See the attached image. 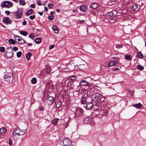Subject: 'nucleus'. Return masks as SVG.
<instances>
[{
	"label": "nucleus",
	"instance_id": "nucleus-61",
	"mask_svg": "<svg viewBox=\"0 0 146 146\" xmlns=\"http://www.w3.org/2000/svg\"><path fill=\"white\" fill-rule=\"evenodd\" d=\"M44 8V10L46 11H48V9L46 7H45Z\"/></svg>",
	"mask_w": 146,
	"mask_h": 146
},
{
	"label": "nucleus",
	"instance_id": "nucleus-23",
	"mask_svg": "<svg viewBox=\"0 0 146 146\" xmlns=\"http://www.w3.org/2000/svg\"><path fill=\"white\" fill-rule=\"evenodd\" d=\"M81 103L83 104H85L86 102V98L85 97L82 96L81 98Z\"/></svg>",
	"mask_w": 146,
	"mask_h": 146
},
{
	"label": "nucleus",
	"instance_id": "nucleus-40",
	"mask_svg": "<svg viewBox=\"0 0 146 146\" xmlns=\"http://www.w3.org/2000/svg\"><path fill=\"white\" fill-rule=\"evenodd\" d=\"M48 6L49 9H52L53 7V5L52 3H48Z\"/></svg>",
	"mask_w": 146,
	"mask_h": 146
},
{
	"label": "nucleus",
	"instance_id": "nucleus-47",
	"mask_svg": "<svg viewBox=\"0 0 146 146\" xmlns=\"http://www.w3.org/2000/svg\"><path fill=\"white\" fill-rule=\"evenodd\" d=\"M12 49L13 50H14L15 51H16L18 50V48L17 47L15 46L13 47V48Z\"/></svg>",
	"mask_w": 146,
	"mask_h": 146
},
{
	"label": "nucleus",
	"instance_id": "nucleus-43",
	"mask_svg": "<svg viewBox=\"0 0 146 146\" xmlns=\"http://www.w3.org/2000/svg\"><path fill=\"white\" fill-rule=\"evenodd\" d=\"M70 79L72 80H75L76 79V77L75 75L72 76L70 77Z\"/></svg>",
	"mask_w": 146,
	"mask_h": 146
},
{
	"label": "nucleus",
	"instance_id": "nucleus-32",
	"mask_svg": "<svg viewBox=\"0 0 146 146\" xmlns=\"http://www.w3.org/2000/svg\"><path fill=\"white\" fill-rule=\"evenodd\" d=\"M137 68L139 70H142L144 69V68L142 66L140 65H138L137 66Z\"/></svg>",
	"mask_w": 146,
	"mask_h": 146
},
{
	"label": "nucleus",
	"instance_id": "nucleus-59",
	"mask_svg": "<svg viewBox=\"0 0 146 146\" xmlns=\"http://www.w3.org/2000/svg\"><path fill=\"white\" fill-rule=\"evenodd\" d=\"M79 22L80 24H82V23H84L85 22V21L84 20H80L79 21Z\"/></svg>",
	"mask_w": 146,
	"mask_h": 146
},
{
	"label": "nucleus",
	"instance_id": "nucleus-17",
	"mask_svg": "<svg viewBox=\"0 0 146 146\" xmlns=\"http://www.w3.org/2000/svg\"><path fill=\"white\" fill-rule=\"evenodd\" d=\"M133 106L137 109H140L141 108L142 105L140 103L137 104H136L135 105H133Z\"/></svg>",
	"mask_w": 146,
	"mask_h": 146
},
{
	"label": "nucleus",
	"instance_id": "nucleus-57",
	"mask_svg": "<svg viewBox=\"0 0 146 146\" xmlns=\"http://www.w3.org/2000/svg\"><path fill=\"white\" fill-rule=\"evenodd\" d=\"M37 5L39 6H41L42 5V4L40 2L37 1Z\"/></svg>",
	"mask_w": 146,
	"mask_h": 146
},
{
	"label": "nucleus",
	"instance_id": "nucleus-3",
	"mask_svg": "<svg viewBox=\"0 0 146 146\" xmlns=\"http://www.w3.org/2000/svg\"><path fill=\"white\" fill-rule=\"evenodd\" d=\"M83 114V110L82 109L79 108L77 110L75 115V116L81 117Z\"/></svg>",
	"mask_w": 146,
	"mask_h": 146
},
{
	"label": "nucleus",
	"instance_id": "nucleus-4",
	"mask_svg": "<svg viewBox=\"0 0 146 146\" xmlns=\"http://www.w3.org/2000/svg\"><path fill=\"white\" fill-rule=\"evenodd\" d=\"M2 22L4 23L7 25L11 24L12 23V21H11L10 18L8 17H4L3 18Z\"/></svg>",
	"mask_w": 146,
	"mask_h": 146
},
{
	"label": "nucleus",
	"instance_id": "nucleus-42",
	"mask_svg": "<svg viewBox=\"0 0 146 146\" xmlns=\"http://www.w3.org/2000/svg\"><path fill=\"white\" fill-rule=\"evenodd\" d=\"M113 15L114 14L113 13L112 11L109 12L108 14V15L109 16L111 17L113 16Z\"/></svg>",
	"mask_w": 146,
	"mask_h": 146
},
{
	"label": "nucleus",
	"instance_id": "nucleus-33",
	"mask_svg": "<svg viewBox=\"0 0 146 146\" xmlns=\"http://www.w3.org/2000/svg\"><path fill=\"white\" fill-rule=\"evenodd\" d=\"M48 18L49 20H53L54 18V15L49 16Z\"/></svg>",
	"mask_w": 146,
	"mask_h": 146
},
{
	"label": "nucleus",
	"instance_id": "nucleus-46",
	"mask_svg": "<svg viewBox=\"0 0 146 146\" xmlns=\"http://www.w3.org/2000/svg\"><path fill=\"white\" fill-rule=\"evenodd\" d=\"M35 15H31L29 17V18L32 20L35 18Z\"/></svg>",
	"mask_w": 146,
	"mask_h": 146
},
{
	"label": "nucleus",
	"instance_id": "nucleus-58",
	"mask_svg": "<svg viewBox=\"0 0 146 146\" xmlns=\"http://www.w3.org/2000/svg\"><path fill=\"white\" fill-rule=\"evenodd\" d=\"M30 7L32 8H34L35 7V6L33 4H32L31 5Z\"/></svg>",
	"mask_w": 146,
	"mask_h": 146
},
{
	"label": "nucleus",
	"instance_id": "nucleus-20",
	"mask_svg": "<svg viewBox=\"0 0 146 146\" xmlns=\"http://www.w3.org/2000/svg\"><path fill=\"white\" fill-rule=\"evenodd\" d=\"M88 82L86 80H83L80 83V85L82 86H86L88 84Z\"/></svg>",
	"mask_w": 146,
	"mask_h": 146
},
{
	"label": "nucleus",
	"instance_id": "nucleus-12",
	"mask_svg": "<svg viewBox=\"0 0 146 146\" xmlns=\"http://www.w3.org/2000/svg\"><path fill=\"white\" fill-rule=\"evenodd\" d=\"M47 100L50 101L49 104L52 105L53 103L54 98L53 97L49 96H48Z\"/></svg>",
	"mask_w": 146,
	"mask_h": 146
},
{
	"label": "nucleus",
	"instance_id": "nucleus-60",
	"mask_svg": "<svg viewBox=\"0 0 146 146\" xmlns=\"http://www.w3.org/2000/svg\"><path fill=\"white\" fill-rule=\"evenodd\" d=\"M38 13L40 15L42 16L43 15V13L42 12H38Z\"/></svg>",
	"mask_w": 146,
	"mask_h": 146
},
{
	"label": "nucleus",
	"instance_id": "nucleus-16",
	"mask_svg": "<svg viewBox=\"0 0 146 146\" xmlns=\"http://www.w3.org/2000/svg\"><path fill=\"white\" fill-rule=\"evenodd\" d=\"M18 41L19 42L18 43L20 44H24L26 42L25 40L22 37L18 38Z\"/></svg>",
	"mask_w": 146,
	"mask_h": 146
},
{
	"label": "nucleus",
	"instance_id": "nucleus-34",
	"mask_svg": "<svg viewBox=\"0 0 146 146\" xmlns=\"http://www.w3.org/2000/svg\"><path fill=\"white\" fill-rule=\"evenodd\" d=\"M19 3L20 4L23 5H24L25 4V1L23 0H19Z\"/></svg>",
	"mask_w": 146,
	"mask_h": 146
},
{
	"label": "nucleus",
	"instance_id": "nucleus-41",
	"mask_svg": "<svg viewBox=\"0 0 146 146\" xmlns=\"http://www.w3.org/2000/svg\"><path fill=\"white\" fill-rule=\"evenodd\" d=\"M0 51L2 52H3L5 51V48L3 47H0Z\"/></svg>",
	"mask_w": 146,
	"mask_h": 146
},
{
	"label": "nucleus",
	"instance_id": "nucleus-25",
	"mask_svg": "<svg viewBox=\"0 0 146 146\" xmlns=\"http://www.w3.org/2000/svg\"><path fill=\"white\" fill-rule=\"evenodd\" d=\"M52 29L53 31H54V32L56 33H58V31L57 29V27L55 26H53L52 27Z\"/></svg>",
	"mask_w": 146,
	"mask_h": 146
},
{
	"label": "nucleus",
	"instance_id": "nucleus-35",
	"mask_svg": "<svg viewBox=\"0 0 146 146\" xmlns=\"http://www.w3.org/2000/svg\"><path fill=\"white\" fill-rule=\"evenodd\" d=\"M58 119H59L57 118L53 119L52 121V123L54 125H56L57 123V121Z\"/></svg>",
	"mask_w": 146,
	"mask_h": 146
},
{
	"label": "nucleus",
	"instance_id": "nucleus-7",
	"mask_svg": "<svg viewBox=\"0 0 146 146\" xmlns=\"http://www.w3.org/2000/svg\"><path fill=\"white\" fill-rule=\"evenodd\" d=\"M11 74H6L4 76V78L5 80L8 82H11L12 81V79L11 78Z\"/></svg>",
	"mask_w": 146,
	"mask_h": 146
},
{
	"label": "nucleus",
	"instance_id": "nucleus-63",
	"mask_svg": "<svg viewBox=\"0 0 146 146\" xmlns=\"http://www.w3.org/2000/svg\"><path fill=\"white\" fill-rule=\"evenodd\" d=\"M60 10L59 9H56V11L57 12L59 13Z\"/></svg>",
	"mask_w": 146,
	"mask_h": 146
},
{
	"label": "nucleus",
	"instance_id": "nucleus-52",
	"mask_svg": "<svg viewBox=\"0 0 146 146\" xmlns=\"http://www.w3.org/2000/svg\"><path fill=\"white\" fill-rule=\"evenodd\" d=\"M27 23L26 21L25 20L23 22H22V25H25L27 24Z\"/></svg>",
	"mask_w": 146,
	"mask_h": 146
},
{
	"label": "nucleus",
	"instance_id": "nucleus-19",
	"mask_svg": "<svg viewBox=\"0 0 146 146\" xmlns=\"http://www.w3.org/2000/svg\"><path fill=\"white\" fill-rule=\"evenodd\" d=\"M92 119L88 117H86L84 119V122L86 123H87L90 122L92 121Z\"/></svg>",
	"mask_w": 146,
	"mask_h": 146
},
{
	"label": "nucleus",
	"instance_id": "nucleus-6",
	"mask_svg": "<svg viewBox=\"0 0 146 146\" xmlns=\"http://www.w3.org/2000/svg\"><path fill=\"white\" fill-rule=\"evenodd\" d=\"M5 55L7 58H12L13 55V50L12 49L11 50V52H10L7 51L5 54Z\"/></svg>",
	"mask_w": 146,
	"mask_h": 146
},
{
	"label": "nucleus",
	"instance_id": "nucleus-51",
	"mask_svg": "<svg viewBox=\"0 0 146 146\" xmlns=\"http://www.w3.org/2000/svg\"><path fill=\"white\" fill-rule=\"evenodd\" d=\"M5 13L7 15H9L10 13V12L9 11H5Z\"/></svg>",
	"mask_w": 146,
	"mask_h": 146
},
{
	"label": "nucleus",
	"instance_id": "nucleus-8",
	"mask_svg": "<svg viewBox=\"0 0 146 146\" xmlns=\"http://www.w3.org/2000/svg\"><path fill=\"white\" fill-rule=\"evenodd\" d=\"M101 97V95L99 93H96L93 95V97L94 101L99 100Z\"/></svg>",
	"mask_w": 146,
	"mask_h": 146
},
{
	"label": "nucleus",
	"instance_id": "nucleus-29",
	"mask_svg": "<svg viewBox=\"0 0 146 146\" xmlns=\"http://www.w3.org/2000/svg\"><path fill=\"white\" fill-rule=\"evenodd\" d=\"M20 33L21 34L25 36H27L28 34L27 33V32L23 31H20Z\"/></svg>",
	"mask_w": 146,
	"mask_h": 146
},
{
	"label": "nucleus",
	"instance_id": "nucleus-49",
	"mask_svg": "<svg viewBox=\"0 0 146 146\" xmlns=\"http://www.w3.org/2000/svg\"><path fill=\"white\" fill-rule=\"evenodd\" d=\"M122 44H120L119 45H116L115 46L116 47H117L119 48H120L123 46Z\"/></svg>",
	"mask_w": 146,
	"mask_h": 146
},
{
	"label": "nucleus",
	"instance_id": "nucleus-48",
	"mask_svg": "<svg viewBox=\"0 0 146 146\" xmlns=\"http://www.w3.org/2000/svg\"><path fill=\"white\" fill-rule=\"evenodd\" d=\"M12 49V48H11V46H10V47H9L7 48L6 49L7 51H8L9 52H11V51H10V49Z\"/></svg>",
	"mask_w": 146,
	"mask_h": 146
},
{
	"label": "nucleus",
	"instance_id": "nucleus-1",
	"mask_svg": "<svg viewBox=\"0 0 146 146\" xmlns=\"http://www.w3.org/2000/svg\"><path fill=\"white\" fill-rule=\"evenodd\" d=\"M13 5V3L10 1H4L1 3V6L2 8L4 7L9 8L12 7Z\"/></svg>",
	"mask_w": 146,
	"mask_h": 146
},
{
	"label": "nucleus",
	"instance_id": "nucleus-44",
	"mask_svg": "<svg viewBox=\"0 0 146 146\" xmlns=\"http://www.w3.org/2000/svg\"><path fill=\"white\" fill-rule=\"evenodd\" d=\"M84 89L82 88L79 92H78V93L80 94H82L84 93Z\"/></svg>",
	"mask_w": 146,
	"mask_h": 146
},
{
	"label": "nucleus",
	"instance_id": "nucleus-56",
	"mask_svg": "<svg viewBox=\"0 0 146 146\" xmlns=\"http://www.w3.org/2000/svg\"><path fill=\"white\" fill-rule=\"evenodd\" d=\"M9 145L11 146L12 145V143L11 141V139H10L9 140Z\"/></svg>",
	"mask_w": 146,
	"mask_h": 146
},
{
	"label": "nucleus",
	"instance_id": "nucleus-10",
	"mask_svg": "<svg viewBox=\"0 0 146 146\" xmlns=\"http://www.w3.org/2000/svg\"><path fill=\"white\" fill-rule=\"evenodd\" d=\"M80 9L81 11L84 13L87 9V7L85 5H83L80 6Z\"/></svg>",
	"mask_w": 146,
	"mask_h": 146
},
{
	"label": "nucleus",
	"instance_id": "nucleus-45",
	"mask_svg": "<svg viewBox=\"0 0 146 146\" xmlns=\"http://www.w3.org/2000/svg\"><path fill=\"white\" fill-rule=\"evenodd\" d=\"M101 96H102L101 95ZM105 100V98L104 97H102L101 96V97L100 98V99H99V101H101L102 102H104Z\"/></svg>",
	"mask_w": 146,
	"mask_h": 146
},
{
	"label": "nucleus",
	"instance_id": "nucleus-62",
	"mask_svg": "<svg viewBox=\"0 0 146 146\" xmlns=\"http://www.w3.org/2000/svg\"><path fill=\"white\" fill-rule=\"evenodd\" d=\"M119 70V69L118 68H115L114 69V71H118Z\"/></svg>",
	"mask_w": 146,
	"mask_h": 146
},
{
	"label": "nucleus",
	"instance_id": "nucleus-28",
	"mask_svg": "<svg viewBox=\"0 0 146 146\" xmlns=\"http://www.w3.org/2000/svg\"><path fill=\"white\" fill-rule=\"evenodd\" d=\"M9 42L11 44H14L15 43V41L12 39H10L9 40Z\"/></svg>",
	"mask_w": 146,
	"mask_h": 146
},
{
	"label": "nucleus",
	"instance_id": "nucleus-13",
	"mask_svg": "<svg viewBox=\"0 0 146 146\" xmlns=\"http://www.w3.org/2000/svg\"><path fill=\"white\" fill-rule=\"evenodd\" d=\"M75 65H72L71 63L69 64L66 67V68L68 70V71L73 70L74 68ZM68 71V70L67 71Z\"/></svg>",
	"mask_w": 146,
	"mask_h": 146
},
{
	"label": "nucleus",
	"instance_id": "nucleus-38",
	"mask_svg": "<svg viewBox=\"0 0 146 146\" xmlns=\"http://www.w3.org/2000/svg\"><path fill=\"white\" fill-rule=\"evenodd\" d=\"M82 88L80 85H79L77 86V87L76 89V91L79 92L82 89Z\"/></svg>",
	"mask_w": 146,
	"mask_h": 146
},
{
	"label": "nucleus",
	"instance_id": "nucleus-36",
	"mask_svg": "<svg viewBox=\"0 0 146 146\" xmlns=\"http://www.w3.org/2000/svg\"><path fill=\"white\" fill-rule=\"evenodd\" d=\"M138 56L140 58H142L143 57V55L141 52H139L138 53Z\"/></svg>",
	"mask_w": 146,
	"mask_h": 146
},
{
	"label": "nucleus",
	"instance_id": "nucleus-24",
	"mask_svg": "<svg viewBox=\"0 0 146 146\" xmlns=\"http://www.w3.org/2000/svg\"><path fill=\"white\" fill-rule=\"evenodd\" d=\"M61 102L60 101H57L55 103L56 106V108H59L61 106Z\"/></svg>",
	"mask_w": 146,
	"mask_h": 146
},
{
	"label": "nucleus",
	"instance_id": "nucleus-53",
	"mask_svg": "<svg viewBox=\"0 0 146 146\" xmlns=\"http://www.w3.org/2000/svg\"><path fill=\"white\" fill-rule=\"evenodd\" d=\"M29 37L32 38H33L35 37V36L33 35H31L30 34L29 35Z\"/></svg>",
	"mask_w": 146,
	"mask_h": 146
},
{
	"label": "nucleus",
	"instance_id": "nucleus-15",
	"mask_svg": "<svg viewBox=\"0 0 146 146\" xmlns=\"http://www.w3.org/2000/svg\"><path fill=\"white\" fill-rule=\"evenodd\" d=\"M98 7V4L96 3H93L91 4L90 6V8L95 9L96 8Z\"/></svg>",
	"mask_w": 146,
	"mask_h": 146
},
{
	"label": "nucleus",
	"instance_id": "nucleus-31",
	"mask_svg": "<svg viewBox=\"0 0 146 146\" xmlns=\"http://www.w3.org/2000/svg\"><path fill=\"white\" fill-rule=\"evenodd\" d=\"M20 132H21V135H23L24 134H25L27 131V128L25 129H23L22 130H19Z\"/></svg>",
	"mask_w": 146,
	"mask_h": 146
},
{
	"label": "nucleus",
	"instance_id": "nucleus-30",
	"mask_svg": "<svg viewBox=\"0 0 146 146\" xmlns=\"http://www.w3.org/2000/svg\"><path fill=\"white\" fill-rule=\"evenodd\" d=\"M36 78H34L32 79L31 80V82L32 84H36Z\"/></svg>",
	"mask_w": 146,
	"mask_h": 146
},
{
	"label": "nucleus",
	"instance_id": "nucleus-21",
	"mask_svg": "<svg viewBox=\"0 0 146 146\" xmlns=\"http://www.w3.org/2000/svg\"><path fill=\"white\" fill-rule=\"evenodd\" d=\"M41 41V38H37L35 39V42L37 44L40 43Z\"/></svg>",
	"mask_w": 146,
	"mask_h": 146
},
{
	"label": "nucleus",
	"instance_id": "nucleus-5",
	"mask_svg": "<svg viewBox=\"0 0 146 146\" xmlns=\"http://www.w3.org/2000/svg\"><path fill=\"white\" fill-rule=\"evenodd\" d=\"M22 14V12L20 9L18 10L14 13V14L15 15L16 18L19 19H20L21 17Z\"/></svg>",
	"mask_w": 146,
	"mask_h": 146
},
{
	"label": "nucleus",
	"instance_id": "nucleus-54",
	"mask_svg": "<svg viewBox=\"0 0 146 146\" xmlns=\"http://www.w3.org/2000/svg\"><path fill=\"white\" fill-rule=\"evenodd\" d=\"M113 59H115V60L117 61L118 60H119V58L118 57H113Z\"/></svg>",
	"mask_w": 146,
	"mask_h": 146
},
{
	"label": "nucleus",
	"instance_id": "nucleus-55",
	"mask_svg": "<svg viewBox=\"0 0 146 146\" xmlns=\"http://www.w3.org/2000/svg\"><path fill=\"white\" fill-rule=\"evenodd\" d=\"M39 110L40 111H44V109L43 108V107L41 106L40 107Z\"/></svg>",
	"mask_w": 146,
	"mask_h": 146
},
{
	"label": "nucleus",
	"instance_id": "nucleus-50",
	"mask_svg": "<svg viewBox=\"0 0 146 146\" xmlns=\"http://www.w3.org/2000/svg\"><path fill=\"white\" fill-rule=\"evenodd\" d=\"M54 47V45H51L50 46V47L49 48V50H51V49H53Z\"/></svg>",
	"mask_w": 146,
	"mask_h": 146
},
{
	"label": "nucleus",
	"instance_id": "nucleus-26",
	"mask_svg": "<svg viewBox=\"0 0 146 146\" xmlns=\"http://www.w3.org/2000/svg\"><path fill=\"white\" fill-rule=\"evenodd\" d=\"M6 131L4 127H2L0 129V134L4 133Z\"/></svg>",
	"mask_w": 146,
	"mask_h": 146
},
{
	"label": "nucleus",
	"instance_id": "nucleus-64",
	"mask_svg": "<svg viewBox=\"0 0 146 146\" xmlns=\"http://www.w3.org/2000/svg\"><path fill=\"white\" fill-rule=\"evenodd\" d=\"M54 11H51L50 12V14L51 15H53L54 14Z\"/></svg>",
	"mask_w": 146,
	"mask_h": 146
},
{
	"label": "nucleus",
	"instance_id": "nucleus-9",
	"mask_svg": "<svg viewBox=\"0 0 146 146\" xmlns=\"http://www.w3.org/2000/svg\"><path fill=\"white\" fill-rule=\"evenodd\" d=\"M19 128V127L18 128H17L13 132L12 134L14 136H16V135H17L18 136H20L21 135V133H20Z\"/></svg>",
	"mask_w": 146,
	"mask_h": 146
},
{
	"label": "nucleus",
	"instance_id": "nucleus-11",
	"mask_svg": "<svg viewBox=\"0 0 146 146\" xmlns=\"http://www.w3.org/2000/svg\"><path fill=\"white\" fill-rule=\"evenodd\" d=\"M93 107V104L91 102L87 103L86 105V109L88 110L92 109Z\"/></svg>",
	"mask_w": 146,
	"mask_h": 146
},
{
	"label": "nucleus",
	"instance_id": "nucleus-18",
	"mask_svg": "<svg viewBox=\"0 0 146 146\" xmlns=\"http://www.w3.org/2000/svg\"><path fill=\"white\" fill-rule=\"evenodd\" d=\"M33 12V11L32 9H30L29 10L26 11L25 14L27 16L29 15L32 14Z\"/></svg>",
	"mask_w": 146,
	"mask_h": 146
},
{
	"label": "nucleus",
	"instance_id": "nucleus-22",
	"mask_svg": "<svg viewBox=\"0 0 146 146\" xmlns=\"http://www.w3.org/2000/svg\"><path fill=\"white\" fill-rule=\"evenodd\" d=\"M32 54L30 52H29L25 55L26 58L27 60H29L30 59V58Z\"/></svg>",
	"mask_w": 146,
	"mask_h": 146
},
{
	"label": "nucleus",
	"instance_id": "nucleus-27",
	"mask_svg": "<svg viewBox=\"0 0 146 146\" xmlns=\"http://www.w3.org/2000/svg\"><path fill=\"white\" fill-rule=\"evenodd\" d=\"M133 8L134 10H136V9L137 10H139V8L138 6L137 5L134 4L133 5Z\"/></svg>",
	"mask_w": 146,
	"mask_h": 146
},
{
	"label": "nucleus",
	"instance_id": "nucleus-14",
	"mask_svg": "<svg viewBox=\"0 0 146 146\" xmlns=\"http://www.w3.org/2000/svg\"><path fill=\"white\" fill-rule=\"evenodd\" d=\"M117 64V62L115 60H111L110 61L109 63L108 64V66L109 67H111L115 64Z\"/></svg>",
	"mask_w": 146,
	"mask_h": 146
},
{
	"label": "nucleus",
	"instance_id": "nucleus-2",
	"mask_svg": "<svg viewBox=\"0 0 146 146\" xmlns=\"http://www.w3.org/2000/svg\"><path fill=\"white\" fill-rule=\"evenodd\" d=\"M63 143L64 146H72L71 141L68 139L66 138L63 140Z\"/></svg>",
	"mask_w": 146,
	"mask_h": 146
},
{
	"label": "nucleus",
	"instance_id": "nucleus-39",
	"mask_svg": "<svg viewBox=\"0 0 146 146\" xmlns=\"http://www.w3.org/2000/svg\"><path fill=\"white\" fill-rule=\"evenodd\" d=\"M125 57L128 60H130L131 58V56L130 55H126L125 56Z\"/></svg>",
	"mask_w": 146,
	"mask_h": 146
},
{
	"label": "nucleus",
	"instance_id": "nucleus-37",
	"mask_svg": "<svg viewBox=\"0 0 146 146\" xmlns=\"http://www.w3.org/2000/svg\"><path fill=\"white\" fill-rule=\"evenodd\" d=\"M22 54V52L21 51H19L17 52V57L19 58L21 57Z\"/></svg>",
	"mask_w": 146,
	"mask_h": 146
}]
</instances>
